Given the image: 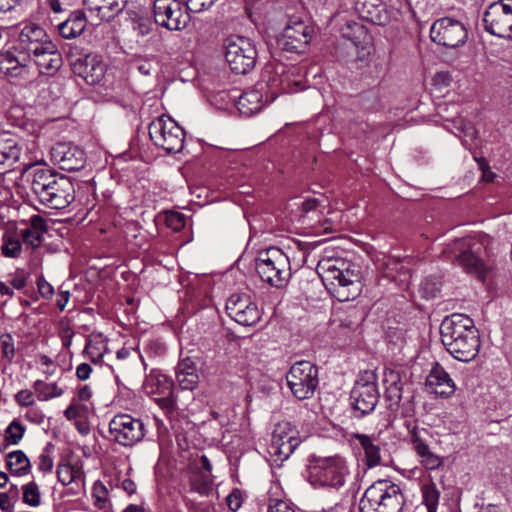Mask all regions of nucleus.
<instances>
[{"label":"nucleus","mask_w":512,"mask_h":512,"mask_svg":"<svg viewBox=\"0 0 512 512\" xmlns=\"http://www.w3.org/2000/svg\"><path fill=\"white\" fill-rule=\"evenodd\" d=\"M86 17L80 11L73 12L67 20L60 23L58 30L60 35L65 39L78 37L86 28Z\"/></svg>","instance_id":"nucleus-33"},{"label":"nucleus","mask_w":512,"mask_h":512,"mask_svg":"<svg viewBox=\"0 0 512 512\" xmlns=\"http://www.w3.org/2000/svg\"><path fill=\"white\" fill-rule=\"evenodd\" d=\"M226 501H227V505H228L229 509L232 512L238 511L240 509V507L242 506V497H241L240 491L234 490L233 492H231L227 496Z\"/></svg>","instance_id":"nucleus-53"},{"label":"nucleus","mask_w":512,"mask_h":512,"mask_svg":"<svg viewBox=\"0 0 512 512\" xmlns=\"http://www.w3.org/2000/svg\"><path fill=\"white\" fill-rule=\"evenodd\" d=\"M23 242L31 248H37L40 246L43 240V234H40L32 229H24L21 231Z\"/></svg>","instance_id":"nucleus-48"},{"label":"nucleus","mask_w":512,"mask_h":512,"mask_svg":"<svg viewBox=\"0 0 512 512\" xmlns=\"http://www.w3.org/2000/svg\"><path fill=\"white\" fill-rule=\"evenodd\" d=\"M56 473L58 481L64 486L81 479L83 474L81 467L67 463L59 464Z\"/></svg>","instance_id":"nucleus-38"},{"label":"nucleus","mask_w":512,"mask_h":512,"mask_svg":"<svg viewBox=\"0 0 512 512\" xmlns=\"http://www.w3.org/2000/svg\"><path fill=\"white\" fill-rule=\"evenodd\" d=\"M483 21L490 34L512 39V0L492 3L485 11Z\"/></svg>","instance_id":"nucleus-13"},{"label":"nucleus","mask_w":512,"mask_h":512,"mask_svg":"<svg viewBox=\"0 0 512 512\" xmlns=\"http://www.w3.org/2000/svg\"><path fill=\"white\" fill-rule=\"evenodd\" d=\"M28 67V56L18 47L0 53V73L7 77H17Z\"/></svg>","instance_id":"nucleus-27"},{"label":"nucleus","mask_w":512,"mask_h":512,"mask_svg":"<svg viewBox=\"0 0 512 512\" xmlns=\"http://www.w3.org/2000/svg\"><path fill=\"white\" fill-rule=\"evenodd\" d=\"M286 380L297 399H310L318 386L317 367L309 361L296 362L287 373Z\"/></svg>","instance_id":"nucleus-10"},{"label":"nucleus","mask_w":512,"mask_h":512,"mask_svg":"<svg viewBox=\"0 0 512 512\" xmlns=\"http://www.w3.org/2000/svg\"><path fill=\"white\" fill-rule=\"evenodd\" d=\"M74 70L87 84L96 85L104 79L107 65L101 56L87 55L75 63Z\"/></svg>","instance_id":"nucleus-24"},{"label":"nucleus","mask_w":512,"mask_h":512,"mask_svg":"<svg viewBox=\"0 0 512 512\" xmlns=\"http://www.w3.org/2000/svg\"><path fill=\"white\" fill-rule=\"evenodd\" d=\"M405 503L401 488L390 480L369 486L359 501V512H401Z\"/></svg>","instance_id":"nucleus-5"},{"label":"nucleus","mask_w":512,"mask_h":512,"mask_svg":"<svg viewBox=\"0 0 512 512\" xmlns=\"http://www.w3.org/2000/svg\"><path fill=\"white\" fill-rule=\"evenodd\" d=\"M165 223L173 231H180L185 227L186 217L180 212H169L166 214Z\"/></svg>","instance_id":"nucleus-45"},{"label":"nucleus","mask_w":512,"mask_h":512,"mask_svg":"<svg viewBox=\"0 0 512 512\" xmlns=\"http://www.w3.org/2000/svg\"><path fill=\"white\" fill-rule=\"evenodd\" d=\"M31 190L38 201L50 209H64L75 199L73 182L45 169L34 173Z\"/></svg>","instance_id":"nucleus-3"},{"label":"nucleus","mask_w":512,"mask_h":512,"mask_svg":"<svg viewBox=\"0 0 512 512\" xmlns=\"http://www.w3.org/2000/svg\"><path fill=\"white\" fill-rule=\"evenodd\" d=\"M21 155V147L15 139L0 141V165L12 166Z\"/></svg>","instance_id":"nucleus-35"},{"label":"nucleus","mask_w":512,"mask_h":512,"mask_svg":"<svg viewBox=\"0 0 512 512\" xmlns=\"http://www.w3.org/2000/svg\"><path fill=\"white\" fill-rule=\"evenodd\" d=\"M28 65L33 62L41 74L53 75L62 66V55L57 46L51 42H45L39 49L30 50Z\"/></svg>","instance_id":"nucleus-20"},{"label":"nucleus","mask_w":512,"mask_h":512,"mask_svg":"<svg viewBox=\"0 0 512 512\" xmlns=\"http://www.w3.org/2000/svg\"><path fill=\"white\" fill-rule=\"evenodd\" d=\"M154 401L167 415H171L177 410L176 398L173 391H171V394H163L155 397Z\"/></svg>","instance_id":"nucleus-44"},{"label":"nucleus","mask_w":512,"mask_h":512,"mask_svg":"<svg viewBox=\"0 0 512 512\" xmlns=\"http://www.w3.org/2000/svg\"><path fill=\"white\" fill-rule=\"evenodd\" d=\"M92 372V368L87 363H81L76 368V376L79 380H87Z\"/></svg>","instance_id":"nucleus-58"},{"label":"nucleus","mask_w":512,"mask_h":512,"mask_svg":"<svg viewBox=\"0 0 512 512\" xmlns=\"http://www.w3.org/2000/svg\"><path fill=\"white\" fill-rule=\"evenodd\" d=\"M40 491L35 482L23 486V502L29 506L36 507L40 504Z\"/></svg>","instance_id":"nucleus-43"},{"label":"nucleus","mask_w":512,"mask_h":512,"mask_svg":"<svg viewBox=\"0 0 512 512\" xmlns=\"http://www.w3.org/2000/svg\"><path fill=\"white\" fill-rule=\"evenodd\" d=\"M7 466L13 475H26L30 470V460L21 450L10 452L7 455Z\"/></svg>","instance_id":"nucleus-36"},{"label":"nucleus","mask_w":512,"mask_h":512,"mask_svg":"<svg viewBox=\"0 0 512 512\" xmlns=\"http://www.w3.org/2000/svg\"><path fill=\"white\" fill-rule=\"evenodd\" d=\"M228 315L244 326L255 325L260 320V310L246 293H234L226 302Z\"/></svg>","instance_id":"nucleus-18"},{"label":"nucleus","mask_w":512,"mask_h":512,"mask_svg":"<svg viewBox=\"0 0 512 512\" xmlns=\"http://www.w3.org/2000/svg\"><path fill=\"white\" fill-rule=\"evenodd\" d=\"M53 465V459L45 448L38 458V469L44 473H49L52 471Z\"/></svg>","instance_id":"nucleus-51"},{"label":"nucleus","mask_w":512,"mask_h":512,"mask_svg":"<svg viewBox=\"0 0 512 512\" xmlns=\"http://www.w3.org/2000/svg\"><path fill=\"white\" fill-rule=\"evenodd\" d=\"M256 271L264 282L280 288L291 276L290 260L281 249L270 247L258 253Z\"/></svg>","instance_id":"nucleus-8"},{"label":"nucleus","mask_w":512,"mask_h":512,"mask_svg":"<svg viewBox=\"0 0 512 512\" xmlns=\"http://www.w3.org/2000/svg\"><path fill=\"white\" fill-rule=\"evenodd\" d=\"M352 405L361 416L372 412L379 400L377 386L373 381L363 379L356 382L351 391Z\"/></svg>","instance_id":"nucleus-21"},{"label":"nucleus","mask_w":512,"mask_h":512,"mask_svg":"<svg viewBox=\"0 0 512 512\" xmlns=\"http://www.w3.org/2000/svg\"><path fill=\"white\" fill-rule=\"evenodd\" d=\"M70 293L68 291H61L57 295L56 299V305L59 308V310L63 311L69 301Z\"/></svg>","instance_id":"nucleus-62"},{"label":"nucleus","mask_w":512,"mask_h":512,"mask_svg":"<svg viewBox=\"0 0 512 512\" xmlns=\"http://www.w3.org/2000/svg\"><path fill=\"white\" fill-rule=\"evenodd\" d=\"M105 349L106 344L99 336L96 337L95 339H89L87 341L84 352L93 362H96L102 358Z\"/></svg>","instance_id":"nucleus-42"},{"label":"nucleus","mask_w":512,"mask_h":512,"mask_svg":"<svg viewBox=\"0 0 512 512\" xmlns=\"http://www.w3.org/2000/svg\"><path fill=\"white\" fill-rule=\"evenodd\" d=\"M349 475L347 461L338 455L318 458L308 468V481L316 487L339 489L345 485Z\"/></svg>","instance_id":"nucleus-7"},{"label":"nucleus","mask_w":512,"mask_h":512,"mask_svg":"<svg viewBox=\"0 0 512 512\" xmlns=\"http://www.w3.org/2000/svg\"><path fill=\"white\" fill-rule=\"evenodd\" d=\"M92 396L91 388L88 385H83L78 388L77 397L80 401H88Z\"/></svg>","instance_id":"nucleus-63"},{"label":"nucleus","mask_w":512,"mask_h":512,"mask_svg":"<svg viewBox=\"0 0 512 512\" xmlns=\"http://www.w3.org/2000/svg\"><path fill=\"white\" fill-rule=\"evenodd\" d=\"M317 273L323 284L340 302L355 299L361 293L358 266L340 257H323L318 261Z\"/></svg>","instance_id":"nucleus-2"},{"label":"nucleus","mask_w":512,"mask_h":512,"mask_svg":"<svg viewBox=\"0 0 512 512\" xmlns=\"http://www.w3.org/2000/svg\"><path fill=\"white\" fill-rule=\"evenodd\" d=\"M149 136L155 146L167 153H179L184 147V130L170 116L164 114L149 124Z\"/></svg>","instance_id":"nucleus-9"},{"label":"nucleus","mask_w":512,"mask_h":512,"mask_svg":"<svg viewBox=\"0 0 512 512\" xmlns=\"http://www.w3.org/2000/svg\"><path fill=\"white\" fill-rule=\"evenodd\" d=\"M299 431L288 421L278 423L272 433L268 451L277 460L284 461L300 445Z\"/></svg>","instance_id":"nucleus-15"},{"label":"nucleus","mask_w":512,"mask_h":512,"mask_svg":"<svg viewBox=\"0 0 512 512\" xmlns=\"http://www.w3.org/2000/svg\"><path fill=\"white\" fill-rule=\"evenodd\" d=\"M24 433L25 427L18 420H13L5 430L3 448L17 445L22 440Z\"/></svg>","instance_id":"nucleus-39"},{"label":"nucleus","mask_w":512,"mask_h":512,"mask_svg":"<svg viewBox=\"0 0 512 512\" xmlns=\"http://www.w3.org/2000/svg\"><path fill=\"white\" fill-rule=\"evenodd\" d=\"M152 22L148 17H135L133 19V30L140 36H146L152 29Z\"/></svg>","instance_id":"nucleus-49"},{"label":"nucleus","mask_w":512,"mask_h":512,"mask_svg":"<svg viewBox=\"0 0 512 512\" xmlns=\"http://www.w3.org/2000/svg\"><path fill=\"white\" fill-rule=\"evenodd\" d=\"M1 251L5 257L17 258L22 251V244L18 238L4 235L2 237Z\"/></svg>","instance_id":"nucleus-41"},{"label":"nucleus","mask_w":512,"mask_h":512,"mask_svg":"<svg viewBox=\"0 0 512 512\" xmlns=\"http://www.w3.org/2000/svg\"><path fill=\"white\" fill-rule=\"evenodd\" d=\"M355 10L361 18L376 25H386L391 19V11L382 0H356Z\"/></svg>","instance_id":"nucleus-25"},{"label":"nucleus","mask_w":512,"mask_h":512,"mask_svg":"<svg viewBox=\"0 0 512 512\" xmlns=\"http://www.w3.org/2000/svg\"><path fill=\"white\" fill-rule=\"evenodd\" d=\"M121 486L127 494L132 495L136 492V484L133 480L126 478L122 481Z\"/></svg>","instance_id":"nucleus-64"},{"label":"nucleus","mask_w":512,"mask_h":512,"mask_svg":"<svg viewBox=\"0 0 512 512\" xmlns=\"http://www.w3.org/2000/svg\"><path fill=\"white\" fill-rule=\"evenodd\" d=\"M155 22L172 31L186 28L190 22V13L179 0H155Z\"/></svg>","instance_id":"nucleus-14"},{"label":"nucleus","mask_w":512,"mask_h":512,"mask_svg":"<svg viewBox=\"0 0 512 512\" xmlns=\"http://www.w3.org/2000/svg\"><path fill=\"white\" fill-rule=\"evenodd\" d=\"M109 433L119 445L132 447L144 439L146 429L141 419L129 414H117L109 423Z\"/></svg>","instance_id":"nucleus-12"},{"label":"nucleus","mask_w":512,"mask_h":512,"mask_svg":"<svg viewBox=\"0 0 512 512\" xmlns=\"http://www.w3.org/2000/svg\"><path fill=\"white\" fill-rule=\"evenodd\" d=\"M38 291L46 299H49L54 294L53 286L44 279L38 281Z\"/></svg>","instance_id":"nucleus-57"},{"label":"nucleus","mask_w":512,"mask_h":512,"mask_svg":"<svg viewBox=\"0 0 512 512\" xmlns=\"http://www.w3.org/2000/svg\"><path fill=\"white\" fill-rule=\"evenodd\" d=\"M0 509L4 512L14 511V506L7 493H0Z\"/></svg>","instance_id":"nucleus-60"},{"label":"nucleus","mask_w":512,"mask_h":512,"mask_svg":"<svg viewBox=\"0 0 512 512\" xmlns=\"http://www.w3.org/2000/svg\"><path fill=\"white\" fill-rule=\"evenodd\" d=\"M30 228L32 231H36L40 234H44L47 231L46 220L40 215H33L30 220Z\"/></svg>","instance_id":"nucleus-54"},{"label":"nucleus","mask_w":512,"mask_h":512,"mask_svg":"<svg viewBox=\"0 0 512 512\" xmlns=\"http://www.w3.org/2000/svg\"><path fill=\"white\" fill-rule=\"evenodd\" d=\"M431 40L447 48L463 45L467 39V30L459 20L443 17L436 20L430 29Z\"/></svg>","instance_id":"nucleus-16"},{"label":"nucleus","mask_w":512,"mask_h":512,"mask_svg":"<svg viewBox=\"0 0 512 512\" xmlns=\"http://www.w3.org/2000/svg\"><path fill=\"white\" fill-rule=\"evenodd\" d=\"M428 431L414 427L411 431L413 448L420 458V463L426 469L435 470L443 464V458L433 453L427 442Z\"/></svg>","instance_id":"nucleus-22"},{"label":"nucleus","mask_w":512,"mask_h":512,"mask_svg":"<svg viewBox=\"0 0 512 512\" xmlns=\"http://www.w3.org/2000/svg\"><path fill=\"white\" fill-rule=\"evenodd\" d=\"M215 1L216 0H181L189 13H200L210 8Z\"/></svg>","instance_id":"nucleus-46"},{"label":"nucleus","mask_w":512,"mask_h":512,"mask_svg":"<svg viewBox=\"0 0 512 512\" xmlns=\"http://www.w3.org/2000/svg\"><path fill=\"white\" fill-rule=\"evenodd\" d=\"M15 400L20 406H29L34 402L33 394L29 390H20L15 395Z\"/></svg>","instance_id":"nucleus-56"},{"label":"nucleus","mask_w":512,"mask_h":512,"mask_svg":"<svg viewBox=\"0 0 512 512\" xmlns=\"http://www.w3.org/2000/svg\"><path fill=\"white\" fill-rule=\"evenodd\" d=\"M34 390L40 400H49L62 395V390L55 383H46L42 380L34 382Z\"/></svg>","instance_id":"nucleus-40"},{"label":"nucleus","mask_w":512,"mask_h":512,"mask_svg":"<svg viewBox=\"0 0 512 512\" xmlns=\"http://www.w3.org/2000/svg\"><path fill=\"white\" fill-rule=\"evenodd\" d=\"M225 58L230 69L236 74H246L256 63L257 51L254 44L245 37L227 39Z\"/></svg>","instance_id":"nucleus-11"},{"label":"nucleus","mask_w":512,"mask_h":512,"mask_svg":"<svg viewBox=\"0 0 512 512\" xmlns=\"http://www.w3.org/2000/svg\"><path fill=\"white\" fill-rule=\"evenodd\" d=\"M145 389L147 393L161 396L171 394L173 381L159 370H152L146 377Z\"/></svg>","instance_id":"nucleus-32"},{"label":"nucleus","mask_w":512,"mask_h":512,"mask_svg":"<svg viewBox=\"0 0 512 512\" xmlns=\"http://www.w3.org/2000/svg\"><path fill=\"white\" fill-rule=\"evenodd\" d=\"M440 335L446 350L456 360L470 362L477 357L480 334L469 316L459 313L447 316L440 325Z\"/></svg>","instance_id":"nucleus-1"},{"label":"nucleus","mask_w":512,"mask_h":512,"mask_svg":"<svg viewBox=\"0 0 512 512\" xmlns=\"http://www.w3.org/2000/svg\"><path fill=\"white\" fill-rule=\"evenodd\" d=\"M425 297H435L440 289L438 281L426 278L420 285Z\"/></svg>","instance_id":"nucleus-50"},{"label":"nucleus","mask_w":512,"mask_h":512,"mask_svg":"<svg viewBox=\"0 0 512 512\" xmlns=\"http://www.w3.org/2000/svg\"><path fill=\"white\" fill-rule=\"evenodd\" d=\"M426 386L431 393L443 398L454 394L456 388L453 379L439 364H435L431 369L426 379Z\"/></svg>","instance_id":"nucleus-26"},{"label":"nucleus","mask_w":512,"mask_h":512,"mask_svg":"<svg viewBox=\"0 0 512 512\" xmlns=\"http://www.w3.org/2000/svg\"><path fill=\"white\" fill-rule=\"evenodd\" d=\"M355 439L359 441L360 446L365 452L366 462L369 467H375L380 464V447L375 440L364 434H356Z\"/></svg>","instance_id":"nucleus-34"},{"label":"nucleus","mask_w":512,"mask_h":512,"mask_svg":"<svg viewBox=\"0 0 512 512\" xmlns=\"http://www.w3.org/2000/svg\"><path fill=\"white\" fill-rule=\"evenodd\" d=\"M127 0H84L86 9L99 21H109L125 8Z\"/></svg>","instance_id":"nucleus-28"},{"label":"nucleus","mask_w":512,"mask_h":512,"mask_svg":"<svg viewBox=\"0 0 512 512\" xmlns=\"http://www.w3.org/2000/svg\"><path fill=\"white\" fill-rule=\"evenodd\" d=\"M385 398L390 410H396L402 399V382L399 372L390 370L385 373Z\"/></svg>","instance_id":"nucleus-31"},{"label":"nucleus","mask_w":512,"mask_h":512,"mask_svg":"<svg viewBox=\"0 0 512 512\" xmlns=\"http://www.w3.org/2000/svg\"><path fill=\"white\" fill-rule=\"evenodd\" d=\"M51 161L65 171H78L82 169L86 162L84 151L68 142H59L52 146L50 150Z\"/></svg>","instance_id":"nucleus-19"},{"label":"nucleus","mask_w":512,"mask_h":512,"mask_svg":"<svg viewBox=\"0 0 512 512\" xmlns=\"http://www.w3.org/2000/svg\"><path fill=\"white\" fill-rule=\"evenodd\" d=\"M319 206V200L316 198H309L301 205V217H307L309 213H315Z\"/></svg>","instance_id":"nucleus-55"},{"label":"nucleus","mask_w":512,"mask_h":512,"mask_svg":"<svg viewBox=\"0 0 512 512\" xmlns=\"http://www.w3.org/2000/svg\"><path fill=\"white\" fill-rule=\"evenodd\" d=\"M45 42H51L45 30L36 24H29L20 32L18 48L30 54V50L39 49Z\"/></svg>","instance_id":"nucleus-29"},{"label":"nucleus","mask_w":512,"mask_h":512,"mask_svg":"<svg viewBox=\"0 0 512 512\" xmlns=\"http://www.w3.org/2000/svg\"><path fill=\"white\" fill-rule=\"evenodd\" d=\"M480 168L482 170V181L492 182L496 175L489 169L488 165L485 163L484 160L480 162Z\"/></svg>","instance_id":"nucleus-61"},{"label":"nucleus","mask_w":512,"mask_h":512,"mask_svg":"<svg viewBox=\"0 0 512 512\" xmlns=\"http://www.w3.org/2000/svg\"><path fill=\"white\" fill-rule=\"evenodd\" d=\"M176 380L182 390H193L199 383L196 362L187 357L179 361L176 368Z\"/></svg>","instance_id":"nucleus-30"},{"label":"nucleus","mask_w":512,"mask_h":512,"mask_svg":"<svg viewBox=\"0 0 512 512\" xmlns=\"http://www.w3.org/2000/svg\"><path fill=\"white\" fill-rule=\"evenodd\" d=\"M0 347L3 357L11 361L15 355V347L13 337L10 334L0 336Z\"/></svg>","instance_id":"nucleus-47"},{"label":"nucleus","mask_w":512,"mask_h":512,"mask_svg":"<svg viewBox=\"0 0 512 512\" xmlns=\"http://www.w3.org/2000/svg\"><path fill=\"white\" fill-rule=\"evenodd\" d=\"M422 496L424 507L418 508L417 512H436L440 491L437 489L435 483L429 482L422 486Z\"/></svg>","instance_id":"nucleus-37"},{"label":"nucleus","mask_w":512,"mask_h":512,"mask_svg":"<svg viewBox=\"0 0 512 512\" xmlns=\"http://www.w3.org/2000/svg\"><path fill=\"white\" fill-rule=\"evenodd\" d=\"M342 36L351 41L355 46L360 60L370 55L373 46V38L364 25L357 22H348L342 28Z\"/></svg>","instance_id":"nucleus-23"},{"label":"nucleus","mask_w":512,"mask_h":512,"mask_svg":"<svg viewBox=\"0 0 512 512\" xmlns=\"http://www.w3.org/2000/svg\"><path fill=\"white\" fill-rule=\"evenodd\" d=\"M482 250H484L482 243H476L471 237H467L448 244L443 253L448 259L462 266L467 273L484 280L490 267L482 258Z\"/></svg>","instance_id":"nucleus-6"},{"label":"nucleus","mask_w":512,"mask_h":512,"mask_svg":"<svg viewBox=\"0 0 512 512\" xmlns=\"http://www.w3.org/2000/svg\"><path fill=\"white\" fill-rule=\"evenodd\" d=\"M81 409V405L73 402L66 408L64 415L68 420L76 419L79 417Z\"/></svg>","instance_id":"nucleus-59"},{"label":"nucleus","mask_w":512,"mask_h":512,"mask_svg":"<svg viewBox=\"0 0 512 512\" xmlns=\"http://www.w3.org/2000/svg\"><path fill=\"white\" fill-rule=\"evenodd\" d=\"M313 29L300 19H290L280 38L279 47L287 52L302 53L312 38Z\"/></svg>","instance_id":"nucleus-17"},{"label":"nucleus","mask_w":512,"mask_h":512,"mask_svg":"<svg viewBox=\"0 0 512 512\" xmlns=\"http://www.w3.org/2000/svg\"><path fill=\"white\" fill-rule=\"evenodd\" d=\"M268 512H296L286 501L274 499L271 500L268 507Z\"/></svg>","instance_id":"nucleus-52"},{"label":"nucleus","mask_w":512,"mask_h":512,"mask_svg":"<svg viewBox=\"0 0 512 512\" xmlns=\"http://www.w3.org/2000/svg\"><path fill=\"white\" fill-rule=\"evenodd\" d=\"M284 72L285 66L282 64L277 65L274 71L266 67L256 88L244 92L239 97L237 103L239 112L245 116H251L259 112L266 103L274 101L281 92H286L288 86L282 78Z\"/></svg>","instance_id":"nucleus-4"}]
</instances>
